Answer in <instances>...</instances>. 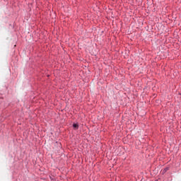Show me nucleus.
I'll list each match as a JSON object with an SVG mask.
<instances>
[{
    "label": "nucleus",
    "mask_w": 181,
    "mask_h": 181,
    "mask_svg": "<svg viewBox=\"0 0 181 181\" xmlns=\"http://www.w3.org/2000/svg\"><path fill=\"white\" fill-rule=\"evenodd\" d=\"M73 127H74V128L75 129H78V124H73Z\"/></svg>",
    "instance_id": "f257e3e1"
}]
</instances>
